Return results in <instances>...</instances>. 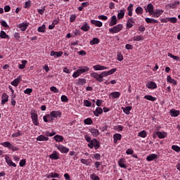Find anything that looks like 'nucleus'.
I'll return each instance as SVG.
<instances>
[{
  "instance_id": "423d86ee",
  "label": "nucleus",
  "mask_w": 180,
  "mask_h": 180,
  "mask_svg": "<svg viewBox=\"0 0 180 180\" xmlns=\"http://www.w3.org/2000/svg\"><path fill=\"white\" fill-rule=\"evenodd\" d=\"M123 29V25L122 24H118L116 26L112 27V28L109 29L110 33H119L121 30Z\"/></svg>"
},
{
  "instance_id": "69168bd1",
  "label": "nucleus",
  "mask_w": 180,
  "mask_h": 180,
  "mask_svg": "<svg viewBox=\"0 0 180 180\" xmlns=\"http://www.w3.org/2000/svg\"><path fill=\"white\" fill-rule=\"evenodd\" d=\"M46 136H47L48 137H53V136H56V131H52L51 133H50L49 131H46Z\"/></svg>"
},
{
  "instance_id": "4468645a",
  "label": "nucleus",
  "mask_w": 180,
  "mask_h": 180,
  "mask_svg": "<svg viewBox=\"0 0 180 180\" xmlns=\"http://www.w3.org/2000/svg\"><path fill=\"white\" fill-rule=\"evenodd\" d=\"M29 26V24L27 22H22L18 25V29L21 30V32H25L26 29H27V27Z\"/></svg>"
},
{
  "instance_id": "4c0bfd02",
  "label": "nucleus",
  "mask_w": 180,
  "mask_h": 180,
  "mask_svg": "<svg viewBox=\"0 0 180 180\" xmlns=\"http://www.w3.org/2000/svg\"><path fill=\"white\" fill-rule=\"evenodd\" d=\"M59 177H60V174H58V173L51 172L49 174L46 175V178H59Z\"/></svg>"
},
{
  "instance_id": "09e8293b",
  "label": "nucleus",
  "mask_w": 180,
  "mask_h": 180,
  "mask_svg": "<svg viewBox=\"0 0 180 180\" xmlns=\"http://www.w3.org/2000/svg\"><path fill=\"white\" fill-rule=\"evenodd\" d=\"M44 119V122H45V123H47L48 122H51V117L50 116V114L44 115L43 117Z\"/></svg>"
},
{
  "instance_id": "79ce46f5",
  "label": "nucleus",
  "mask_w": 180,
  "mask_h": 180,
  "mask_svg": "<svg viewBox=\"0 0 180 180\" xmlns=\"http://www.w3.org/2000/svg\"><path fill=\"white\" fill-rule=\"evenodd\" d=\"M179 1H175L172 4H169V8L172 9H175L178 5H179Z\"/></svg>"
},
{
  "instance_id": "20e7f679",
  "label": "nucleus",
  "mask_w": 180,
  "mask_h": 180,
  "mask_svg": "<svg viewBox=\"0 0 180 180\" xmlns=\"http://www.w3.org/2000/svg\"><path fill=\"white\" fill-rule=\"evenodd\" d=\"M117 71V68H112L109 71H103L100 74V77L101 78V82H103V78L105 77H108V75H112V74H115Z\"/></svg>"
},
{
  "instance_id": "5701e85b",
  "label": "nucleus",
  "mask_w": 180,
  "mask_h": 180,
  "mask_svg": "<svg viewBox=\"0 0 180 180\" xmlns=\"http://www.w3.org/2000/svg\"><path fill=\"white\" fill-rule=\"evenodd\" d=\"M63 54H64L63 51L57 52V51H51L50 56H51L52 57H61Z\"/></svg>"
},
{
  "instance_id": "412c9836",
  "label": "nucleus",
  "mask_w": 180,
  "mask_h": 180,
  "mask_svg": "<svg viewBox=\"0 0 180 180\" xmlns=\"http://www.w3.org/2000/svg\"><path fill=\"white\" fill-rule=\"evenodd\" d=\"M21 79H22V76H18L16 79H15L13 81L11 82V85H13V86H18Z\"/></svg>"
},
{
  "instance_id": "bb28decb",
  "label": "nucleus",
  "mask_w": 180,
  "mask_h": 180,
  "mask_svg": "<svg viewBox=\"0 0 180 180\" xmlns=\"http://www.w3.org/2000/svg\"><path fill=\"white\" fill-rule=\"evenodd\" d=\"M120 92L119 91H114L110 94V96H112V99H116L120 97Z\"/></svg>"
},
{
  "instance_id": "aec40b11",
  "label": "nucleus",
  "mask_w": 180,
  "mask_h": 180,
  "mask_svg": "<svg viewBox=\"0 0 180 180\" xmlns=\"http://www.w3.org/2000/svg\"><path fill=\"white\" fill-rule=\"evenodd\" d=\"M115 25H117V18L116 15H112L111 17V20L109 22V26H115Z\"/></svg>"
},
{
  "instance_id": "1a4fd4ad",
  "label": "nucleus",
  "mask_w": 180,
  "mask_h": 180,
  "mask_svg": "<svg viewBox=\"0 0 180 180\" xmlns=\"http://www.w3.org/2000/svg\"><path fill=\"white\" fill-rule=\"evenodd\" d=\"M145 11L146 13L148 12L150 15H153L154 13V6L151 4H148L146 7L145 6Z\"/></svg>"
},
{
  "instance_id": "37998d69",
  "label": "nucleus",
  "mask_w": 180,
  "mask_h": 180,
  "mask_svg": "<svg viewBox=\"0 0 180 180\" xmlns=\"http://www.w3.org/2000/svg\"><path fill=\"white\" fill-rule=\"evenodd\" d=\"M127 11H128L129 16H132L133 15V4H129V6L127 7Z\"/></svg>"
},
{
  "instance_id": "6ab92c4d",
  "label": "nucleus",
  "mask_w": 180,
  "mask_h": 180,
  "mask_svg": "<svg viewBox=\"0 0 180 180\" xmlns=\"http://www.w3.org/2000/svg\"><path fill=\"white\" fill-rule=\"evenodd\" d=\"M91 134L93 136V137H98L99 136V130L95 129V128H91L89 129Z\"/></svg>"
},
{
  "instance_id": "c9c22d12",
  "label": "nucleus",
  "mask_w": 180,
  "mask_h": 180,
  "mask_svg": "<svg viewBox=\"0 0 180 180\" xmlns=\"http://www.w3.org/2000/svg\"><path fill=\"white\" fill-rule=\"evenodd\" d=\"M134 22V20L133 19V18L128 19L127 22V27H129V28L133 27Z\"/></svg>"
},
{
  "instance_id": "f8f14e48",
  "label": "nucleus",
  "mask_w": 180,
  "mask_h": 180,
  "mask_svg": "<svg viewBox=\"0 0 180 180\" xmlns=\"http://www.w3.org/2000/svg\"><path fill=\"white\" fill-rule=\"evenodd\" d=\"M90 76L92 77V78H94V79L97 80L98 82H102V79L101 78V74H98L97 72H91L90 74Z\"/></svg>"
},
{
  "instance_id": "c85d7f7f",
  "label": "nucleus",
  "mask_w": 180,
  "mask_h": 180,
  "mask_svg": "<svg viewBox=\"0 0 180 180\" xmlns=\"http://www.w3.org/2000/svg\"><path fill=\"white\" fill-rule=\"evenodd\" d=\"M80 29L81 30H83V32H88V30L90 29V27L89 25H88V22H84Z\"/></svg>"
},
{
  "instance_id": "b1692460",
  "label": "nucleus",
  "mask_w": 180,
  "mask_h": 180,
  "mask_svg": "<svg viewBox=\"0 0 180 180\" xmlns=\"http://www.w3.org/2000/svg\"><path fill=\"white\" fill-rule=\"evenodd\" d=\"M91 25H94V26H96L97 27H102L103 25L102 22L99 20H91Z\"/></svg>"
},
{
  "instance_id": "49530a36",
  "label": "nucleus",
  "mask_w": 180,
  "mask_h": 180,
  "mask_svg": "<svg viewBox=\"0 0 180 180\" xmlns=\"http://www.w3.org/2000/svg\"><path fill=\"white\" fill-rule=\"evenodd\" d=\"M138 136L139 137H141L142 139H146L147 137V132L143 130L138 134Z\"/></svg>"
},
{
  "instance_id": "13d9d810",
  "label": "nucleus",
  "mask_w": 180,
  "mask_h": 180,
  "mask_svg": "<svg viewBox=\"0 0 180 180\" xmlns=\"http://www.w3.org/2000/svg\"><path fill=\"white\" fill-rule=\"evenodd\" d=\"M84 106H86L87 108H90V106L92 105V103L88 100H84Z\"/></svg>"
},
{
  "instance_id": "a878e982",
  "label": "nucleus",
  "mask_w": 180,
  "mask_h": 180,
  "mask_svg": "<svg viewBox=\"0 0 180 180\" xmlns=\"http://www.w3.org/2000/svg\"><path fill=\"white\" fill-rule=\"evenodd\" d=\"M37 141H49V137L46 136L44 135H39L37 138Z\"/></svg>"
},
{
  "instance_id": "58836bf2",
  "label": "nucleus",
  "mask_w": 180,
  "mask_h": 180,
  "mask_svg": "<svg viewBox=\"0 0 180 180\" xmlns=\"http://www.w3.org/2000/svg\"><path fill=\"white\" fill-rule=\"evenodd\" d=\"M21 63H22V64H19V65H18V68H19L20 70H23V69H25V68L26 67V64H27V60H22L21 61Z\"/></svg>"
},
{
  "instance_id": "a18cd8bd",
  "label": "nucleus",
  "mask_w": 180,
  "mask_h": 180,
  "mask_svg": "<svg viewBox=\"0 0 180 180\" xmlns=\"http://www.w3.org/2000/svg\"><path fill=\"white\" fill-rule=\"evenodd\" d=\"M37 32H39V33H44V32H46V25H42L41 26L39 27Z\"/></svg>"
},
{
  "instance_id": "c03bdc74",
  "label": "nucleus",
  "mask_w": 180,
  "mask_h": 180,
  "mask_svg": "<svg viewBox=\"0 0 180 180\" xmlns=\"http://www.w3.org/2000/svg\"><path fill=\"white\" fill-rule=\"evenodd\" d=\"M0 37L1 39H9V35H8L6 34V32H5V31H1V32H0Z\"/></svg>"
},
{
  "instance_id": "7ed1b4c3",
  "label": "nucleus",
  "mask_w": 180,
  "mask_h": 180,
  "mask_svg": "<svg viewBox=\"0 0 180 180\" xmlns=\"http://www.w3.org/2000/svg\"><path fill=\"white\" fill-rule=\"evenodd\" d=\"M87 147H89V148H95L96 150H98L101 147V143L98 139H94L91 140V143L87 144Z\"/></svg>"
},
{
  "instance_id": "72a5a7b5",
  "label": "nucleus",
  "mask_w": 180,
  "mask_h": 180,
  "mask_svg": "<svg viewBox=\"0 0 180 180\" xmlns=\"http://www.w3.org/2000/svg\"><path fill=\"white\" fill-rule=\"evenodd\" d=\"M144 99H146L147 101H150L151 102H155V101H157V98L153 97V96L151 95L145 96Z\"/></svg>"
},
{
  "instance_id": "e433bc0d",
  "label": "nucleus",
  "mask_w": 180,
  "mask_h": 180,
  "mask_svg": "<svg viewBox=\"0 0 180 180\" xmlns=\"http://www.w3.org/2000/svg\"><path fill=\"white\" fill-rule=\"evenodd\" d=\"M167 81L169 84H172V85H176V84H177L176 80H175L174 79H172V77H171V76H167Z\"/></svg>"
},
{
  "instance_id": "f704fd0d",
  "label": "nucleus",
  "mask_w": 180,
  "mask_h": 180,
  "mask_svg": "<svg viewBox=\"0 0 180 180\" xmlns=\"http://www.w3.org/2000/svg\"><path fill=\"white\" fill-rule=\"evenodd\" d=\"M145 22H146V23H158V20L150 18H146Z\"/></svg>"
},
{
  "instance_id": "3c124183",
  "label": "nucleus",
  "mask_w": 180,
  "mask_h": 180,
  "mask_svg": "<svg viewBox=\"0 0 180 180\" xmlns=\"http://www.w3.org/2000/svg\"><path fill=\"white\" fill-rule=\"evenodd\" d=\"M135 12L137 15H143V8L141 6L137 7Z\"/></svg>"
},
{
  "instance_id": "393cba45",
  "label": "nucleus",
  "mask_w": 180,
  "mask_h": 180,
  "mask_svg": "<svg viewBox=\"0 0 180 180\" xmlns=\"http://www.w3.org/2000/svg\"><path fill=\"white\" fill-rule=\"evenodd\" d=\"M5 160H6V163L9 165V167H16V164L13 163L12 160L9 159V157L6 156Z\"/></svg>"
},
{
  "instance_id": "4d7b16f0",
  "label": "nucleus",
  "mask_w": 180,
  "mask_h": 180,
  "mask_svg": "<svg viewBox=\"0 0 180 180\" xmlns=\"http://www.w3.org/2000/svg\"><path fill=\"white\" fill-rule=\"evenodd\" d=\"M20 136H23V133L18 131V132H15L11 135V137H19Z\"/></svg>"
},
{
  "instance_id": "864d4df0",
  "label": "nucleus",
  "mask_w": 180,
  "mask_h": 180,
  "mask_svg": "<svg viewBox=\"0 0 180 180\" xmlns=\"http://www.w3.org/2000/svg\"><path fill=\"white\" fill-rule=\"evenodd\" d=\"M168 57H170L171 58H173V60H176V61H179V57L176 56H174L172 53H168Z\"/></svg>"
},
{
  "instance_id": "a19ab883",
  "label": "nucleus",
  "mask_w": 180,
  "mask_h": 180,
  "mask_svg": "<svg viewBox=\"0 0 180 180\" xmlns=\"http://www.w3.org/2000/svg\"><path fill=\"white\" fill-rule=\"evenodd\" d=\"M76 84H77V85H85L86 84V79H78Z\"/></svg>"
},
{
  "instance_id": "052dcab7",
  "label": "nucleus",
  "mask_w": 180,
  "mask_h": 180,
  "mask_svg": "<svg viewBox=\"0 0 180 180\" xmlns=\"http://www.w3.org/2000/svg\"><path fill=\"white\" fill-rule=\"evenodd\" d=\"M90 178L91 180H100V178L98 176V175L93 174L90 176Z\"/></svg>"
},
{
  "instance_id": "cd10ccee",
  "label": "nucleus",
  "mask_w": 180,
  "mask_h": 180,
  "mask_svg": "<svg viewBox=\"0 0 180 180\" xmlns=\"http://www.w3.org/2000/svg\"><path fill=\"white\" fill-rule=\"evenodd\" d=\"M53 139L56 140V141H57V143H61L64 141V137L63 136L56 135L53 136Z\"/></svg>"
},
{
  "instance_id": "ea45409f",
  "label": "nucleus",
  "mask_w": 180,
  "mask_h": 180,
  "mask_svg": "<svg viewBox=\"0 0 180 180\" xmlns=\"http://www.w3.org/2000/svg\"><path fill=\"white\" fill-rule=\"evenodd\" d=\"M155 158H157V155L150 154V155L147 156L146 160L147 161H154V160H155Z\"/></svg>"
},
{
  "instance_id": "4be33fe9",
  "label": "nucleus",
  "mask_w": 180,
  "mask_h": 180,
  "mask_svg": "<svg viewBox=\"0 0 180 180\" xmlns=\"http://www.w3.org/2000/svg\"><path fill=\"white\" fill-rule=\"evenodd\" d=\"M122 140V134H115L113 135V141L114 143L116 144L117 141Z\"/></svg>"
},
{
  "instance_id": "39448f33",
  "label": "nucleus",
  "mask_w": 180,
  "mask_h": 180,
  "mask_svg": "<svg viewBox=\"0 0 180 180\" xmlns=\"http://www.w3.org/2000/svg\"><path fill=\"white\" fill-rule=\"evenodd\" d=\"M1 146H3V147H6V148H8L9 150H12V151H18L19 148L13 146L11 142L6 141L1 143Z\"/></svg>"
},
{
  "instance_id": "a211bd4d",
  "label": "nucleus",
  "mask_w": 180,
  "mask_h": 180,
  "mask_svg": "<svg viewBox=\"0 0 180 180\" xmlns=\"http://www.w3.org/2000/svg\"><path fill=\"white\" fill-rule=\"evenodd\" d=\"M146 86L148 89H157V84L154 82H148Z\"/></svg>"
},
{
  "instance_id": "dca6fc26",
  "label": "nucleus",
  "mask_w": 180,
  "mask_h": 180,
  "mask_svg": "<svg viewBox=\"0 0 180 180\" xmlns=\"http://www.w3.org/2000/svg\"><path fill=\"white\" fill-rule=\"evenodd\" d=\"M164 13L163 10H156L155 11H153V13H152L153 18H160L161 15Z\"/></svg>"
},
{
  "instance_id": "0eeeda50",
  "label": "nucleus",
  "mask_w": 180,
  "mask_h": 180,
  "mask_svg": "<svg viewBox=\"0 0 180 180\" xmlns=\"http://www.w3.org/2000/svg\"><path fill=\"white\" fill-rule=\"evenodd\" d=\"M56 148L62 153L63 154H67V153H68V151H70V148L65 147L63 145H59L57 146L56 145Z\"/></svg>"
},
{
  "instance_id": "f257e3e1",
  "label": "nucleus",
  "mask_w": 180,
  "mask_h": 180,
  "mask_svg": "<svg viewBox=\"0 0 180 180\" xmlns=\"http://www.w3.org/2000/svg\"><path fill=\"white\" fill-rule=\"evenodd\" d=\"M89 71V68L86 66H83L77 70L72 75L73 78H78L79 75L84 74V72H88Z\"/></svg>"
},
{
  "instance_id": "c756f323",
  "label": "nucleus",
  "mask_w": 180,
  "mask_h": 180,
  "mask_svg": "<svg viewBox=\"0 0 180 180\" xmlns=\"http://www.w3.org/2000/svg\"><path fill=\"white\" fill-rule=\"evenodd\" d=\"M122 110H123L124 113L125 115H130V110H131V106H127V107H122Z\"/></svg>"
},
{
  "instance_id": "6e6d98bb",
  "label": "nucleus",
  "mask_w": 180,
  "mask_h": 180,
  "mask_svg": "<svg viewBox=\"0 0 180 180\" xmlns=\"http://www.w3.org/2000/svg\"><path fill=\"white\" fill-rule=\"evenodd\" d=\"M172 149L176 151V153H180V147L176 145H173Z\"/></svg>"
},
{
  "instance_id": "603ef678",
  "label": "nucleus",
  "mask_w": 180,
  "mask_h": 180,
  "mask_svg": "<svg viewBox=\"0 0 180 180\" xmlns=\"http://www.w3.org/2000/svg\"><path fill=\"white\" fill-rule=\"evenodd\" d=\"M168 22H170V23H176V22H178V18H175V17H172V18H167Z\"/></svg>"
},
{
  "instance_id": "9b49d317",
  "label": "nucleus",
  "mask_w": 180,
  "mask_h": 180,
  "mask_svg": "<svg viewBox=\"0 0 180 180\" xmlns=\"http://www.w3.org/2000/svg\"><path fill=\"white\" fill-rule=\"evenodd\" d=\"M51 119V122H53V120H54V119H53V117H58V116H61V112L60 111H52L50 112L49 114Z\"/></svg>"
},
{
  "instance_id": "e2e57ef3",
  "label": "nucleus",
  "mask_w": 180,
  "mask_h": 180,
  "mask_svg": "<svg viewBox=\"0 0 180 180\" xmlns=\"http://www.w3.org/2000/svg\"><path fill=\"white\" fill-rule=\"evenodd\" d=\"M31 5H32L31 1H28L25 2V6H24V8H25V9H29V8L31 6Z\"/></svg>"
},
{
  "instance_id": "473e14b6",
  "label": "nucleus",
  "mask_w": 180,
  "mask_h": 180,
  "mask_svg": "<svg viewBox=\"0 0 180 180\" xmlns=\"http://www.w3.org/2000/svg\"><path fill=\"white\" fill-rule=\"evenodd\" d=\"M125 9L120 10L117 14V19H123L124 18Z\"/></svg>"
},
{
  "instance_id": "9d476101",
  "label": "nucleus",
  "mask_w": 180,
  "mask_h": 180,
  "mask_svg": "<svg viewBox=\"0 0 180 180\" xmlns=\"http://www.w3.org/2000/svg\"><path fill=\"white\" fill-rule=\"evenodd\" d=\"M93 68L95 71H103V70H109L108 67L102 66L101 65H96L93 66Z\"/></svg>"
},
{
  "instance_id": "8fccbe9b",
  "label": "nucleus",
  "mask_w": 180,
  "mask_h": 180,
  "mask_svg": "<svg viewBox=\"0 0 180 180\" xmlns=\"http://www.w3.org/2000/svg\"><path fill=\"white\" fill-rule=\"evenodd\" d=\"M90 44L94 46L95 44H99V39L96 37L94 38L91 41H90Z\"/></svg>"
},
{
  "instance_id": "6e6552de",
  "label": "nucleus",
  "mask_w": 180,
  "mask_h": 180,
  "mask_svg": "<svg viewBox=\"0 0 180 180\" xmlns=\"http://www.w3.org/2000/svg\"><path fill=\"white\" fill-rule=\"evenodd\" d=\"M50 160H60V153L56 150H54L51 155H49Z\"/></svg>"
},
{
  "instance_id": "bf43d9fd",
  "label": "nucleus",
  "mask_w": 180,
  "mask_h": 180,
  "mask_svg": "<svg viewBox=\"0 0 180 180\" xmlns=\"http://www.w3.org/2000/svg\"><path fill=\"white\" fill-rule=\"evenodd\" d=\"M93 155L94 156L92 157V158H94V160H97V161H99V160H101V154L95 153Z\"/></svg>"
},
{
  "instance_id": "680f3d73",
  "label": "nucleus",
  "mask_w": 180,
  "mask_h": 180,
  "mask_svg": "<svg viewBox=\"0 0 180 180\" xmlns=\"http://www.w3.org/2000/svg\"><path fill=\"white\" fill-rule=\"evenodd\" d=\"M117 59L118 61H123V55L121 53L117 54Z\"/></svg>"
},
{
  "instance_id": "ddd939ff",
  "label": "nucleus",
  "mask_w": 180,
  "mask_h": 180,
  "mask_svg": "<svg viewBox=\"0 0 180 180\" xmlns=\"http://www.w3.org/2000/svg\"><path fill=\"white\" fill-rule=\"evenodd\" d=\"M118 165L120 167V168H124V169L127 168V166L126 165V160L124 158H121L119 160Z\"/></svg>"
},
{
  "instance_id": "f3484780",
  "label": "nucleus",
  "mask_w": 180,
  "mask_h": 180,
  "mask_svg": "<svg viewBox=\"0 0 180 180\" xmlns=\"http://www.w3.org/2000/svg\"><path fill=\"white\" fill-rule=\"evenodd\" d=\"M9 100V96H8V94H3L2 96H1V105H5V103H6V102H8V101Z\"/></svg>"
},
{
  "instance_id": "0e129e2a",
  "label": "nucleus",
  "mask_w": 180,
  "mask_h": 180,
  "mask_svg": "<svg viewBox=\"0 0 180 180\" xmlns=\"http://www.w3.org/2000/svg\"><path fill=\"white\" fill-rule=\"evenodd\" d=\"M33 92V89H26L24 91V94H27V95H30V94Z\"/></svg>"
},
{
  "instance_id": "5fc2aeb1",
  "label": "nucleus",
  "mask_w": 180,
  "mask_h": 180,
  "mask_svg": "<svg viewBox=\"0 0 180 180\" xmlns=\"http://www.w3.org/2000/svg\"><path fill=\"white\" fill-rule=\"evenodd\" d=\"M84 124H88V125H89V124H92L94 123V122L92 121V119H91V118H87V119H85V120H84Z\"/></svg>"
},
{
  "instance_id": "f03ea898",
  "label": "nucleus",
  "mask_w": 180,
  "mask_h": 180,
  "mask_svg": "<svg viewBox=\"0 0 180 180\" xmlns=\"http://www.w3.org/2000/svg\"><path fill=\"white\" fill-rule=\"evenodd\" d=\"M30 115L33 124H34V126H39L40 123L39 122V115H37V112L34 110H32Z\"/></svg>"
},
{
  "instance_id": "de8ad7c7",
  "label": "nucleus",
  "mask_w": 180,
  "mask_h": 180,
  "mask_svg": "<svg viewBox=\"0 0 180 180\" xmlns=\"http://www.w3.org/2000/svg\"><path fill=\"white\" fill-rule=\"evenodd\" d=\"M143 40H144V37L141 35H138V36L134 37V41H141Z\"/></svg>"
},
{
  "instance_id": "2eb2a0df",
  "label": "nucleus",
  "mask_w": 180,
  "mask_h": 180,
  "mask_svg": "<svg viewBox=\"0 0 180 180\" xmlns=\"http://www.w3.org/2000/svg\"><path fill=\"white\" fill-rule=\"evenodd\" d=\"M169 115H170V116H172V117H176L179 116L180 111L176 110L175 109H172L169 111Z\"/></svg>"
},
{
  "instance_id": "7c9ffc66",
  "label": "nucleus",
  "mask_w": 180,
  "mask_h": 180,
  "mask_svg": "<svg viewBox=\"0 0 180 180\" xmlns=\"http://www.w3.org/2000/svg\"><path fill=\"white\" fill-rule=\"evenodd\" d=\"M101 113H103V110L99 107L96 108V110L94 111V115H95L96 117L99 116V115H101Z\"/></svg>"
},
{
  "instance_id": "2f4dec72",
  "label": "nucleus",
  "mask_w": 180,
  "mask_h": 180,
  "mask_svg": "<svg viewBox=\"0 0 180 180\" xmlns=\"http://www.w3.org/2000/svg\"><path fill=\"white\" fill-rule=\"evenodd\" d=\"M156 136H158V139H165L167 137V132L158 131Z\"/></svg>"
},
{
  "instance_id": "338daca9",
  "label": "nucleus",
  "mask_w": 180,
  "mask_h": 180,
  "mask_svg": "<svg viewBox=\"0 0 180 180\" xmlns=\"http://www.w3.org/2000/svg\"><path fill=\"white\" fill-rule=\"evenodd\" d=\"M98 18L100 19V20H108V16L106 15H98Z\"/></svg>"
},
{
  "instance_id": "774afa93",
  "label": "nucleus",
  "mask_w": 180,
  "mask_h": 180,
  "mask_svg": "<svg viewBox=\"0 0 180 180\" xmlns=\"http://www.w3.org/2000/svg\"><path fill=\"white\" fill-rule=\"evenodd\" d=\"M60 99L62 102H68V98L65 95H63Z\"/></svg>"
}]
</instances>
